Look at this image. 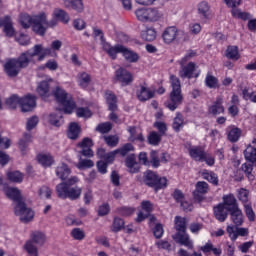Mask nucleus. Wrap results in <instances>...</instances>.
Wrapping results in <instances>:
<instances>
[{
	"label": "nucleus",
	"mask_w": 256,
	"mask_h": 256,
	"mask_svg": "<svg viewBox=\"0 0 256 256\" xmlns=\"http://www.w3.org/2000/svg\"><path fill=\"white\" fill-rule=\"evenodd\" d=\"M183 124H184L183 116L181 114H177L172 124L174 131H181Z\"/></svg>",
	"instance_id": "680f3d73"
},
{
	"label": "nucleus",
	"mask_w": 256,
	"mask_h": 256,
	"mask_svg": "<svg viewBox=\"0 0 256 256\" xmlns=\"http://www.w3.org/2000/svg\"><path fill=\"white\" fill-rule=\"evenodd\" d=\"M82 191L81 187H70L65 182L56 186V193L60 199H70L71 201H75L81 197Z\"/></svg>",
	"instance_id": "423d86ee"
},
{
	"label": "nucleus",
	"mask_w": 256,
	"mask_h": 256,
	"mask_svg": "<svg viewBox=\"0 0 256 256\" xmlns=\"http://www.w3.org/2000/svg\"><path fill=\"white\" fill-rule=\"evenodd\" d=\"M241 169L243 172H245L246 176L248 177V179L250 181H253V179H255V176H253V165L249 164V163H244L241 166Z\"/></svg>",
	"instance_id": "052dcab7"
},
{
	"label": "nucleus",
	"mask_w": 256,
	"mask_h": 256,
	"mask_svg": "<svg viewBox=\"0 0 256 256\" xmlns=\"http://www.w3.org/2000/svg\"><path fill=\"white\" fill-rule=\"evenodd\" d=\"M162 39L165 45H171L173 43L179 44L183 43V41H187V34L185 31L177 29L175 26H169L163 31Z\"/></svg>",
	"instance_id": "39448f33"
},
{
	"label": "nucleus",
	"mask_w": 256,
	"mask_h": 256,
	"mask_svg": "<svg viewBox=\"0 0 256 256\" xmlns=\"http://www.w3.org/2000/svg\"><path fill=\"white\" fill-rule=\"evenodd\" d=\"M161 137H163V135L157 132H151L148 136V142L150 145H159V143H161Z\"/></svg>",
	"instance_id": "13d9d810"
},
{
	"label": "nucleus",
	"mask_w": 256,
	"mask_h": 256,
	"mask_svg": "<svg viewBox=\"0 0 256 256\" xmlns=\"http://www.w3.org/2000/svg\"><path fill=\"white\" fill-rule=\"evenodd\" d=\"M126 167H128L129 173H139V164H137V158L135 154H131L125 160Z\"/></svg>",
	"instance_id": "c85d7f7f"
},
{
	"label": "nucleus",
	"mask_w": 256,
	"mask_h": 256,
	"mask_svg": "<svg viewBox=\"0 0 256 256\" xmlns=\"http://www.w3.org/2000/svg\"><path fill=\"white\" fill-rule=\"evenodd\" d=\"M46 241L47 236L45 235V233L41 231H33L30 234V239L27 240L24 244V249L29 256H39V249H37V246L35 245L43 247Z\"/></svg>",
	"instance_id": "20e7f679"
},
{
	"label": "nucleus",
	"mask_w": 256,
	"mask_h": 256,
	"mask_svg": "<svg viewBox=\"0 0 256 256\" xmlns=\"http://www.w3.org/2000/svg\"><path fill=\"white\" fill-rule=\"evenodd\" d=\"M62 117L63 116L61 114V111L56 114H50L49 122L51 123V125H54V127H61V125H63V120H61Z\"/></svg>",
	"instance_id": "de8ad7c7"
},
{
	"label": "nucleus",
	"mask_w": 256,
	"mask_h": 256,
	"mask_svg": "<svg viewBox=\"0 0 256 256\" xmlns=\"http://www.w3.org/2000/svg\"><path fill=\"white\" fill-rule=\"evenodd\" d=\"M2 27H4L3 32L5 33L6 37H13L15 35V28L13 27V21L11 20V17H4Z\"/></svg>",
	"instance_id": "cd10ccee"
},
{
	"label": "nucleus",
	"mask_w": 256,
	"mask_h": 256,
	"mask_svg": "<svg viewBox=\"0 0 256 256\" xmlns=\"http://www.w3.org/2000/svg\"><path fill=\"white\" fill-rule=\"evenodd\" d=\"M20 107L23 113H29L34 107H37V97L28 94L20 98Z\"/></svg>",
	"instance_id": "ddd939ff"
},
{
	"label": "nucleus",
	"mask_w": 256,
	"mask_h": 256,
	"mask_svg": "<svg viewBox=\"0 0 256 256\" xmlns=\"http://www.w3.org/2000/svg\"><path fill=\"white\" fill-rule=\"evenodd\" d=\"M5 103L9 109H17L18 105L21 107V98L13 94L12 96L6 99Z\"/></svg>",
	"instance_id": "a18cd8bd"
},
{
	"label": "nucleus",
	"mask_w": 256,
	"mask_h": 256,
	"mask_svg": "<svg viewBox=\"0 0 256 256\" xmlns=\"http://www.w3.org/2000/svg\"><path fill=\"white\" fill-rule=\"evenodd\" d=\"M144 183L148 187H153L155 191H159V189L167 187V178L159 177L157 173L148 170L144 173Z\"/></svg>",
	"instance_id": "0eeeda50"
},
{
	"label": "nucleus",
	"mask_w": 256,
	"mask_h": 256,
	"mask_svg": "<svg viewBox=\"0 0 256 256\" xmlns=\"http://www.w3.org/2000/svg\"><path fill=\"white\" fill-rule=\"evenodd\" d=\"M173 239L176 240V243H179L180 245H184V247H187L188 249H193V241L189 238V234L186 232H177Z\"/></svg>",
	"instance_id": "a211bd4d"
},
{
	"label": "nucleus",
	"mask_w": 256,
	"mask_h": 256,
	"mask_svg": "<svg viewBox=\"0 0 256 256\" xmlns=\"http://www.w3.org/2000/svg\"><path fill=\"white\" fill-rule=\"evenodd\" d=\"M175 229L178 233H185L187 231V218L176 216Z\"/></svg>",
	"instance_id": "ea45409f"
},
{
	"label": "nucleus",
	"mask_w": 256,
	"mask_h": 256,
	"mask_svg": "<svg viewBox=\"0 0 256 256\" xmlns=\"http://www.w3.org/2000/svg\"><path fill=\"white\" fill-rule=\"evenodd\" d=\"M47 55H51V48H44L41 44H36L31 50L23 52L17 59L16 62L20 66V69L29 67L30 61L33 57H38V61H43Z\"/></svg>",
	"instance_id": "f257e3e1"
},
{
	"label": "nucleus",
	"mask_w": 256,
	"mask_h": 256,
	"mask_svg": "<svg viewBox=\"0 0 256 256\" xmlns=\"http://www.w3.org/2000/svg\"><path fill=\"white\" fill-rule=\"evenodd\" d=\"M230 217L234 225L239 227L243 225V211L238 208H234V210H230Z\"/></svg>",
	"instance_id": "c756f323"
},
{
	"label": "nucleus",
	"mask_w": 256,
	"mask_h": 256,
	"mask_svg": "<svg viewBox=\"0 0 256 256\" xmlns=\"http://www.w3.org/2000/svg\"><path fill=\"white\" fill-rule=\"evenodd\" d=\"M49 27H57V19L54 18L47 22V16L45 13H41L34 18V33H37L38 35H45V32Z\"/></svg>",
	"instance_id": "6e6552de"
},
{
	"label": "nucleus",
	"mask_w": 256,
	"mask_h": 256,
	"mask_svg": "<svg viewBox=\"0 0 256 256\" xmlns=\"http://www.w3.org/2000/svg\"><path fill=\"white\" fill-rule=\"evenodd\" d=\"M78 83L82 89H87L89 83H91V76L86 72L80 73L78 75Z\"/></svg>",
	"instance_id": "49530a36"
},
{
	"label": "nucleus",
	"mask_w": 256,
	"mask_h": 256,
	"mask_svg": "<svg viewBox=\"0 0 256 256\" xmlns=\"http://www.w3.org/2000/svg\"><path fill=\"white\" fill-rule=\"evenodd\" d=\"M172 91L170 92V101L165 103L170 111H175L183 103V94L181 93V81L177 76H170Z\"/></svg>",
	"instance_id": "f03ea898"
},
{
	"label": "nucleus",
	"mask_w": 256,
	"mask_h": 256,
	"mask_svg": "<svg viewBox=\"0 0 256 256\" xmlns=\"http://www.w3.org/2000/svg\"><path fill=\"white\" fill-rule=\"evenodd\" d=\"M38 124H39V117L37 116L30 117L26 123L27 131H32V129H35V127H37Z\"/></svg>",
	"instance_id": "e2e57ef3"
},
{
	"label": "nucleus",
	"mask_w": 256,
	"mask_h": 256,
	"mask_svg": "<svg viewBox=\"0 0 256 256\" xmlns=\"http://www.w3.org/2000/svg\"><path fill=\"white\" fill-rule=\"evenodd\" d=\"M206 153L205 149L201 146H192L189 148V155L194 161H200L203 163Z\"/></svg>",
	"instance_id": "aec40b11"
},
{
	"label": "nucleus",
	"mask_w": 256,
	"mask_h": 256,
	"mask_svg": "<svg viewBox=\"0 0 256 256\" xmlns=\"http://www.w3.org/2000/svg\"><path fill=\"white\" fill-rule=\"evenodd\" d=\"M81 131V128H79V125L75 122H72L68 128V138L69 139H77L79 137V133Z\"/></svg>",
	"instance_id": "c03bdc74"
},
{
	"label": "nucleus",
	"mask_w": 256,
	"mask_h": 256,
	"mask_svg": "<svg viewBox=\"0 0 256 256\" xmlns=\"http://www.w3.org/2000/svg\"><path fill=\"white\" fill-rule=\"evenodd\" d=\"M238 199L243 203V205L249 203V190L245 188H240L238 190Z\"/></svg>",
	"instance_id": "864d4df0"
},
{
	"label": "nucleus",
	"mask_w": 256,
	"mask_h": 256,
	"mask_svg": "<svg viewBox=\"0 0 256 256\" xmlns=\"http://www.w3.org/2000/svg\"><path fill=\"white\" fill-rule=\"evenodd\" d=\"M181 69L179 71V76L181 79H197L199 75H201V71L195 72L197 69V65L194 62H190L187 65L181 64Z\"/></svg>",
	"instance_id": "9d476101"
},
{
	"label": "nucleus",
	"mask_w": 256,
	"mask_h": 256,
	"mask_svg": "<svg viewBox=\"0 0 256 256\" xmlns=\"http://www.w3.org/2000/svg\"><path fill=\"white\" fill-rule=\"evenodd\" d=\"M52 93L57 103L62 105L63 111L66 115H71V113L75 111L77 104H75V101L73 100V96H71V94L67 93L63 88L59 86H57Z\"/></svg>",
	"instance_id": "7ed1b4c3"
},
{
	"label": "nucleus",
	"mask_w": 256,
	"mask_h": 256,
	"mask_svg": "<svg viewBox=\"0 0 256 256\" xmlns=\"http://www.w3.org/2000/svg\"><path fill=\"white\" fill-rule=\"evenodd\" d=\"M141 37L144 41H155L157 39V31L153 27L146 28L141 32Z\"/></svg>",
	"instance_id": "58836bf2"
},
{
	"label": "nucleus",
	"mask_w": 256,
	"mask_h": 256,
	"mask_svg": "<svg viewBox=\"0 0 256 256\" xmlns=\"http://www.w3.org/2000/svg\"><path fill=\"white\" fill-rule=\"evenodd\" d=\"M104 51L111 57V59H117V53L123 52V45L117 44L115 46H110L109 43L105 42L102 44Z\"/></svg>",
	"instance_id": "412c9836"
},
{
	"label": "nucleus",
	"mask_w": 256,
	"mask_h": 256,
	"mask_svg": "<svg viewBox=\"0 0 256 256\" xmlns=\"http://www.w3.org/2000/svg\"><path fill=\"white\" fill-rule=\"evenodd\" d=\"M106 103L108 105L109 111H117V96L111 91L105 93Z\"/></svg>",
	"instance_id": "2f4dec72"
},
{
	"label": "nucleus",
	"mask_w": 256,
	"mask_h": 256,
	"mask_svg": "<svg viewBox=\"0 0 256 256\" xmlns=\"http://www.w3.org/2000/svg\"><path fill=\"white\" fill-rule=\"evenodd\" d=\"M198 13L203 19H211V7L205 1H202L198 4Z\"/></svg>",
	"instance_id": "473e14b6"
},
{
	"label": "nucleus",
	"mask_w": 256,
	"mask_h": 256,
	"mask_svg": "<svg viewBox=\"0 0 256 256\" xmlns=\"http://www.w3.org/2000/svg\"><path fill=\"white\" fill-rule=\"evenodd\" d=\"M202 177L212 185H215V187L219 185V176H217V174L213 171L203 170Z\"/></svg>",
	"instance_id": "72a5a7b5"
},
{
	"label": "nucleus",
	"mask_w": 256,
	"mask_h": 256,
	"mask_svg": "<svg viewBox=\"0 0 256 256\" xmlns=\"http://www.w3.org/2000/svg\"><path fill=\"white\" fill-rule=\"evenodd\" d=\"M205 85L208 89H217L219 87V79L213 76L211 73H208L204 80Z\"/></svg>",
	"instance_id": "79ce46f5"
},
{
	"label": "nucleus",
	"mask_w": 256,
	"mask_h": 256,
	"mask_svg": "<svg viewBox=\"0 0 256 256\" xmlns=\"http://www.w3.org/2000/svg\"><path fill=\"white\" fill-rule=\"evenodd\" d=\"M95 165V163L93 162V160H89V159H82L80 157L78 164L76 165V167L78 169H91V167H93Z\"/></svg>",
	"instance_id": "5fc2aeb1"
},
{
	"label": "nucleus",
	"mask_w": 256,
	"mask_h": 256,
	"mask_svg": "<svg viewBox=\"0 0 256 256\" xmlns=\"http://www.w3.org/2000/svg\"><path fill=\"white\" fill-rule=\"evenodd\" d=\"M115 79L122 85V87H127V85H131L133 83V74L129 72V70L120 67L115 72Z\"/></svg>",
	"instance_id": "f8f14e48"
},
{
	"label": "nucleus",
	"mask_w": 256,
	"mask_h": 256,
	"mask_svg": "<svg viewBox=\"0 0 256 256\" xmlns=\"http://www.w3.org/2000/svg\"><path fill=\"white\" fill-rule=\"evenodd\" d=\"M64 5L68 9H74L77 13H82L83 11V0H65Z\"/></svg>",
	"instance_id": "c9c22d12"
},
{
	"label": "nucleus",
	"mask_w": 256,
	"mask_h": 256,
	"mask_svg": "<svg viewBox=\"0 0 256 256\" xmlns=\"http://www.w3.org/2000/svg\"><path fill=\"white\" fill-rule=\"evenodd\" d=\"M200 251L204 253V255H208V253L213 252V255L215 256H221V253H223V250L221 247L216 248L211 241H208L205 245L200 247Z\"/></svg>",
	"instance_id": "a878e982"
},
{
	"label": "nucleus",
	"mask_w": 256,
	"mask_h": 256,
	"mask_svg": "<svg viewBox=\"0 0 256 256\" xmlns=\"http://www.w3.org/2000/svg\"><path fill=\"white\" fill-rule=\"evenodd\" d=\"M54 17L62 21V23H69V14L62 9L54 10Z\"/></svg>",
	"instance_id": "3c124183"
},
{
	"label": "nucleus",
	"mask_w": 256,
	"mask_h": 256,
	"mask_svg": "<svg viewBox=\"0 0 256 256\" xmlns=\"http://www.w3.org/2000/svg\"><path fill=\"white\" fill-rule=\"evenodd\" d=\"M7 177L12 183H21L23 181V174L19 171L9 172Z\"/></svg>",
	"instance_id": "603ef678"
},
{
	"label": "nucleus",
	"mask_w": 256,
	"mask_h": 256,
	"mask_svg": "<svg viewBox=\"0 0 256 256\" xmlns=\"http://www.w3.org/2000/svg\"><path fill=\"white\" fill-rule=\"evenodd\" d=\"M37 16L38 15L31 17L29 14H26V13L20 14L19 16L20 25H22L23 29H29V27H31L32 25V29H34L35 18Z\"/></svg>",
	"instance_id": "b1692460"
},
{
	"label": "nucleus",
	"mask_w": 256,
	"mask_h": 256,
	"mask_svg": "<svg viewBox=\"0 0 256 256\" xmlns=\"http://www.w3.org/2000/svg\"><path fill=\"white\" fill-rule=\"evenodd\" d=\"M4 69L8 77H17L22 68L16 59H11L5 63Z\"/></svg>",
	"instance_id": "2eb2a0df"
},
{
	"label": "nucleus",
	"mask_w": 256,
	"mask_h": 256,
	"mask_svg": "<svg viewBox=\"0 0 256 256\" xmlns=\"http://www.w3.org/2000/svg\"><path fill=\"white\" fill-rule=\"evenodd\" d=\"M134 147L131 143H127L124 146H122L120 149H117V153H119L122 157H125L128 153H131V151H134Z\"/></svg>",
	"instance_id": "0e129e2a"
},
{
	"label": "nucleus",
	"mask_w": 256,
	"mask_h": 256,
	"mask_svg": "<svg viewBox=\"0 0 256 256\" xmlns=\"http://www.w3.org/2000/svg\"><path fill=\"white\" fill-rule=\"evenodd\" d=\"M122 55L128 63H137L139 61V55L125 46H123Z\"/></svg>",
	"instance_id": "f704fd0d"
},
{
	"label": "nucleus",
	"mask_w": 256,
	"mask_h": 256,
	"mask_svg": "<svg viewBox=\"0 0 256 256\" xmlns=\"http://www.w3.org/2000/svg\"><path fill=\"white\" fill-rule=\"evenodd\" d=\"M14 213L20 217L24 223H29V221H31L35 216L33 210H31V208H27L25 202H18L14 207Z\"/></svg>",
	"instance_id": "1a4fd4ad"
},
{
	"label": "nucleus",
	"mask_w": 256,
	"mask_h": 256,
	"mask_svg": "<svg viewBox=\"0 0 256 256\" xmlns=\"http://www.w3.org/2000/svg\"><path fill=\"white\" fill-rule=\"evenodd\" d=\"M226 131L228 141L231 143H237V141H239V138L241 137V129L235 126H229Z\"/></svg>",
	"instance_id": "bb28decb"
},
{
	"label": "nucleus",
	"mask_w": 256,
	"mask_h": 256,
	"mask_svg": "<svg viewBox=\"0 0 256 256\" xmlns=\"http://www.w3.org/2000/svg\"><path fill=\"white\" fill-rule=\"evenodd\" d=\"M138 21L148 22L149 8H139L135 11Z\"/></svg>",
	"instance_id": "8fccbe9b"
},
{
	"label": "nucleus",
	"mask_w": 256,
	"mask_h": 256,
	"mask_svg": "<svg viewBox=\"0 0 256 256\" xmlns=\"http://www.w3.org/2000/svg\"><path fill=\"white\" fill-rule=\"evenodd\" d=\"M0 191H4L8 199H12L18 205V203H23L21 201V192L17 188L9 187L7 184L3 183V178H0Z\"/></svg>",
	"instance_id": "9b49d317"
},
{
	"label": "nucleus",
	"mask_w": 256,
	"mask_h": 256,
	"mask_svg": "<svg viewBox=\"0 0 256 256\" xmlns=\"http://www.w3.org/2000/svg\"><path fill=\"white\" fill-rule=\"evenodd\" d=\"M136 96L140 101H149V99H153L155 97V91L149 89L145 85H141L136 92Z\"/></svg>",
	"instance_id": "f3484780"
},
{
	"label": "nucleus",
	"mask_w": 256,
	"mask_h": 256,
	"mask_svg": "<svg viewBox=\"0 0 256 256\" xmlns=\"http://www.w3.org/2000/svg\"><path fill=\"white\" fill-rule=\"evenodd\" d=\"M36 92L42 99H47L48 97H51V87L49 85L48 81H42L38 84L36 88Z\"/></svg>",
	"instance_id": "5701e85b"
},
{
	"label": "nucleus",
	"mask_w": 256,
	"mask_h": 256,
	"mask_svg": "<svg viewBox=\"0 0 256 256\" xmlns=\"http://www.w3.org/2000/svg\"><path fill=\"white\" fill-rule=\"evenodd\" d=\"M209 113L212 115H221L225 113V107L223 106V98L221 96L216 98V101L209 107Z\"/></svg>",
	"instance_id": "4be33fe9"
},
{
	"label": "nucleus",
	"mask_w": 256,
	"mask_h": 256,
	"mask_svg": "<svg viewBox=\"0 0 256 256\" xmlns=\"http://www.w3.org/2000/svg\"><path fill=\"white\" fill-rule=\"evenodd\" d=\"M37 161L42 167H51L53 165V156L51 154H39Z\"/></svg>",
	"instance_id": "a19ab883"
},
{
	"label": "nucleus",
	"mask_w": 256,
	"mask_h": 256,
	"mask_svg": "<svg viewBox=\"0 0 256 256\" xmlns=\"http://www.w3.org/2000/svg\"><path fill=\"white\" fill-rule=\"evenodd\" d=\"M56 175L61 179L62 181H65L69 175H71V169H69V166L67 164L62 163L56 168Z\"/></svg>",
	"instance_id": "7c9ffc66"
},
{
	"label": "nucleus",
	"mask_w": 256,
	"mask_h": 256,
	"mask_svg": "<svg viewBox=\"0 0 256 256\" xmlns=\"http://www.w3.org/2000/svg\"><path fill=\"white\" fill-rule=\"evenodd\" d=\"M231 14L232 17H235L236 19H242V21H247L248 19H251V14L247 12H242L237 8L232 9Z\"/></svg>",
	"instance_id": "09e8293b"
},
{
	"label": "nucleus",
	"mask_w": 256,
	"mask_h": 256,
	"mask_svg": "<svg viewBox=\"0 0 256 256\" xmlns=\"http://www.w3.org/2000/svg\"><path fill=\"white\" fill-rule=\"evenodd\" d=\"M93 140L91 138H84L80 143L77 144L78 153L83 157H93Z\"/></svg>",
	"instance_id": "4468645a"
},
{
	"label": "nucleus",
	"mask_w": 256,
	"mask_h": 256,
	"mask_svg": "<svg viewBox=\"0 0 256 256\" xmlns=\"http://www.w3.org/2000/svg\"><path fill=\"white\" fill-rule=\"evenodd\" d=\"M225 56L227 59H231L232 61H239L241 58V55L239 54V48L237 46H228Z\"/></svg>",
	"instance_id": "e433bc0d"
},
{
	"label": "nucleus",
	"mask_w": 256,
	"mask_h": 256,
	"mask_svg": "<svg viewBox=\"0 0 256 256\" xmlns=\"http://www.w3.org/2000/svg\"><path fill=\"white\" fill-rule=\"evenodd\" d=\"M209 192V184L205 181H199L196 183V193H200L201 195H205V193Z\"/></svg>",
	"instance_id": "6e6d98bb"
},
{
	"label": "nucleus",
	"mask_w": 256,
	"mask_h": 256,
	"mask_svg": "<svg viewBox=\"0 0 256 256\" xmlns=\"http://www.w3.org/2000/svg\"><path fill=\"white\" fill-rule=\"evenodd\" d=\"M244 157L246 161H249L254 165V167H256V139H254L252 143L247 146L244 151Z\"/></svg>",
	"instance_id": "6ab92c4d"
},
{
	"label": "nucleus",
	"mask_w": 256,
	"mask_h": 256,
	"mask_svg": "<svg viewBox=\"0 0 256 256\" xmlns=\"http://www.w3.org/2000/svg\"><path fill=\"white\" fill-rule=\"evenodd\" d=\"M118 213L123 217H129L130 215H133V213H135V209L131 207L123 206L118 209Z\"/></svg>",
	"instance_id": "774afa93"
},
{
	"label": "nucleus",
	"mask_w": 256,
	"mask_h": 256,
	"mask_svg": "<svg viewBox=\"0 0 256 256\" xmlns=\"http://www.w3.org/2000/svg\"><path fill=\"white\" fill-rule=\"evenodd\" d=\"M51 188L48 186H42L39 190H38V195L40 197V199H51Z\"/></svg>",
	"instance_id": "bf43d9fd"
},
{
	"label": "nucleus",
	"mask_w": 256,
	"mask_h": 256,
	"mask_svg": "<svg viewBox=\"0 0 256 256\" xmlns=\"http://www.w3.org/2000/svg\"><path fill=\"white\" fill-rule=\"evenodd\" d=\"M31 134L25 133L23 138H21L18 142V147L20 151L25 154V151H27V147H29V143H31Z\"/></svg>",
	"instance_id": "37998d69"
},
{
	"label": "nucleus",
	"mask_w": 256,
	"mask_h": 256,
	"mask_svg": "<svg viewBox=\"0 0 256 256\" xmlns=\"http://www.w3.org/2000/svg\"><path fill=\"white\" fill-rule=\"evenodd\" d=\"M244 211L249 221H255V212H253V207L251 206V203L248 202L244 204Z\"/></svg>",
	"instance_id": "69168bd1"
},
{
	"label": "nucleus",
	"mask_w": 256,
	"mask_h": 256,
	"mask_svg": "<svg viewBox=\"0 0 256 256\" xmlns=\"http://www.w3.org/2000/svg\"><path fill=\"white\" fill-rule=\"evenodd\" d=\"M214 217L219 221L220 223H224V221L227 220V217L229 216V209L225 204H218L214 206Z\"/></svg>",
	"instance_id": "dca6fc26"
},
{
	"label": "nucleus",
	"mask_w": 256,
	"mask_h": 256,
	"mask_svg": "<svg viewBox=\"0 0 256 256\" xmlns=\"http://www.w3.org/2000/svg\"><path fill=\"white\" fill-rule=\"evenodd\" d=\"M111 129H113V126L109 122L99 124L96 127V131H99V133H109Z\"/></svg>",
	"instance_id": "338daca9"
},
{
	"label": "nucleus",
	"mask_w": 256,
	"mask_h": 256,
	"mask_svg": "<svg viewBox=\"0 0 256 256\" xmlns=\"http://www.w3.org/2000/svg\"><path fill=\"white\" fill-rule=\"evenodd\" d=\"M163 17V12L157 8H148V23H155Z\"/></svg>",
	"instance_id": "4c0bfd02"
},
{
	"label": "nucleus",
	"mask_w": 256,
	"mask_h": 256,
	"mask_svg": "<svg viewBox=\"0 0 256 256\" xmlns=\"http://www.w3.org/2000/svg\"><path fill=\"white\" fill-rule=\"evenodd\" d=\"M125 227V221L121 218H114L113 224H112V231L113 233H119L121 229Z\"/></svg>",
	"instance_id": "4d7b16f0"
},
{
	"label": "nucleus",
	"mask_w": 256,
	"mask_h": 256,
	"mask_svg": "<svg viewBox=\"0 0 256 256\" xmlns=\"http://www.w3.org/2000/svg\"><path fill=\"white\" fill-rule=\"evenodd\" d=\"M223 203L225 207L229 209V211H233L234 209L239 208V204L237 203V198H235V195L228 194L223 196Z\"/></svg>",
	"instance_id": "393cba45"
}]
</instances>
